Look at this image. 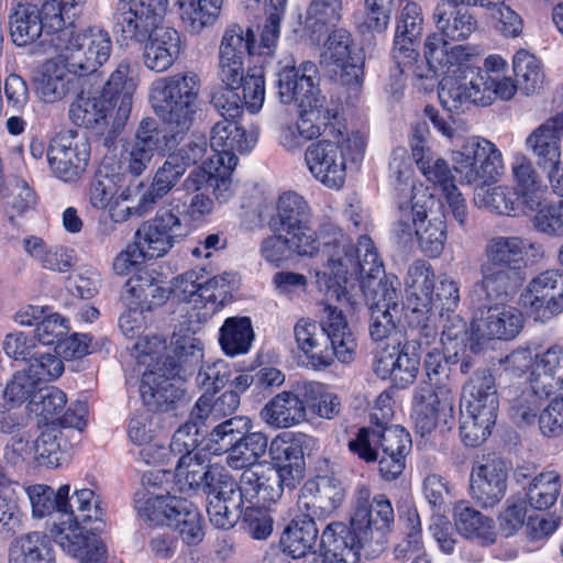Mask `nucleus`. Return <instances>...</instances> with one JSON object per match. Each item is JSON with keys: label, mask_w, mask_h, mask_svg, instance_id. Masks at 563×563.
Listing matches in <instances>:
<instances>
[{"label": "nucleus", "mask_w": 563, "mask_h": 563, "mask_svg": "<svg viewBox=\"0 0 563 563\" xmlns=\"http://www.w3.org/2000/svg\"><path fill=\"white\" fill-rule=\"evenodd\" d=\"M453 169L462 184H481L474 192V203L478 208L504 216L528 212L523 198L516 188L496 186L486 188L501 174V153L488 140L470 137L460 148L452 152Z\"/></svg>", "instance_id": "1"}, {"label": "nucleus", "mask_w": 563, "mask_h": 563, "mask_svg": "<svg viewBox=\"0 0 563 563\" xmlns=\"http://www.w3.org/2000/svg\"><path fill=\"white\" fill-rule=\"evenodd\" d=\"M451 362L437 349L424 358V371L430 384L420 386L413 396L412 418L421 434L431 433L439 424L448 426L453 420L454 395L444 379L452 372Z\"/></svg>", "instance_id": "2"}, {"label": "nucleus", "mask_w": 563, "mask_h": 563, "mask_svg": "<svg viewBox=\"0 0 563 563\" xmlns=\"http://www.w3.org/2000/svg\"><path fill=\"white\" fill-rule=\"evenodd\" d=\"M519 89L508 77L492 75L488 69L479 67H461L455 76H445L439 86L441 104L452 113L464 111L471 103L488 106L498 97L509 100Z\"/></svg>", "instance_id": "3"}, {"label": "nucleus", "mask_w": 563, "mask_h": 563, "mask_svg": "<svg viewBox=\"0 0 563 563\" xmlns=\"http://www.w3.org/2000/svg\"><path fill=\"white\" fill-rule=\"evenodd\" d=\"M200 79L195 73H178L154 82L155 113L170 132L185 134L194 124L199 108Z\"/></svg>", "instance_id": "4"}, {"label": "nucleus", "mask_w": 563, "mask_h": 563, "mask_svg": "<svg viewBox=\"0 0 563 563\" xmlns=\"http://www.w3.org/2000/svg\"><path fill=\"white\" fill-rule=\"evenodd\" d=\"M461 400L462 441L468 446L484 443L497 419L498 397L492 374L476 372L463 387Z\"/></svg>", "instance_id": "5"}, {"label": "nucleus", "mask_w": 563, "mask_h": 563, "mask_svg": "<svg viewBox=\"0 0 563 563\" xmlns=\"http://www.w3.org/2000/svg\"><path fill=\"white\" fill-rule=\"evenodd\" d=\"M349 449L367 463L378 462L380 476L390 482L397 479L406 467L411 438L398 424L383 429L362 428L356 438L349 442Z\"/></svg>", "instance_id": "6"}, {"label": "nucleus", "mask_w": 563, "mask_h": 563, "mask_svg": "<svg viewBox=\"0 0 563 563\" xmlns=\"http://www.w3.org/2000/svg\"><path fill=\"white\" fill-rule=\"evenodd\" d=\"M395 515L390 500L383 494L371 499V492L366 486H360L355 494L350 528L345 527V539L349 544L355 545L357 552L366 558L380 549L384 538L390 531Z\"/></svg>", "instance_id": "7"}, {"label": "nucleus", "mask_w": 563, "mask_h": 563, "mask_svg": "<svg viewBox=\"0 0 563 563\" xmlns=\"http://www.w3.org/2000/svg\"><path fill=\"white\" fill-rule=\"evenodd\" d=\"M365 141L358 133L340 136L336 140H321L311 143L305 152V161L312 176L324 186L341 188L345 183L349 165L362 161Z\"/></svg>", "instance_id": "8"}, {"label": "nucleus", "mask_w": 563, "mask_h": 563, "mask_svg": "<svg viewBox=\"0 0 563 563\" xmlns=\"http://www.w3.org/2000/svg\"><path fill=\"white\" fill-rule=\"evenodd\" d=\"M68 67L79 76H91L111 56L113 49L110 33L97 25L76 32L60 31L51 40Z\"/></svg>", "instance_id": "9"}, {"label": "nucleus", "mask_w": 563, "mask_h": 563, "mask_svg": "<svg viewBox=\"0 0 563 563\" xmlns=\"http://www.w3.org/2000/svg\"><path fill=\"white\" fill-rule=\"evenodd\" d=\"M168 0H119L113 14L117 34L125 43L141 44L165 25Z\"/></svg>", "instance_id": "10"}, {"label": "nucleus", "mask_w": 563, "mask_h": 563, "mask_svg": "<svg viewBox=\"0 0 563 563\" xmlns=\"http://www.w3.org/2000/svg\"><path fill=\"white\" fill-rule=\"evenodd\" d=\"M186 373H179L176 361L166 357L146 371L141 379L140 395L144 406L154 412L176 410L187 402L181 378Z\"/></svg>", "instance_id": "11"}, {"label": "nucleus", "mask_w": 563, "mask_h": 563, "mask_svg": "<svg viewBox=\"0 0 563 563\" xmlns=\"http://www.w3.org/2000/svg\"><path fill=\"white\" fill-rule=\"evenodd\" d=\"M176 477L181 489L187 486L190 490L203 494L207 500H238V482L222 466L185 456L176 468Z\"/></svg>", "instance_id": "12"}, {"label": "nucleus", "mask_w": 563, "mask_h": 563, "mask_svg": "<svg viewBox=\"0 0 563 563\" xmlns=\"http://www.w3.org/2000/svg\"><path fill=\"white\" fill-rule=\"evenodd\" d=\"M395 284H366L365 301L371 311L369 335L375 342L401 340L397 323L401 316L400 289Z\"/></svg>", "instance_id": "13"}, {"label": "nucleus", "mask_w": 563, "mask_h": 563, "mask_svg": "<svg viewBox=\"0 0 563 563\" xmlns=\"http://www.w3.org/2000/svg\"><path fill=\"white\" fill-rule=\"evenodd\" d=\"M319 85V69L310 60L299 66H284L277 73V97L283 104L296 103L298 108H310L312 103L324 102L327 97Z\"/></svg>", "instance_id": "14"}, {"label": "nucleus", "mask_w": 563, "mask_h": 563, "mask_svg": "<svg viewBox=\"0 0 563 563\" xmlns=\"http://www.w3.org/2000/svg\"><path fill=\"white\" fill-rule=\"evenodd\" d=\"M90 144L86 137L58 134L47 148V162L53 175L62 181L77 183L86 172Z\"/></svg>", "instance_id": "15"}, {"label": "nucleus", "mask_w": 563, "mask_h": 563, "mask_svg": "<svg viewBox=\"0 0 563 563\" xmlns=\"http://www.w3.org/2000/svg\"><path fill=\"white\" fill-rule=\"evenodd\" d=\"M471 334L476 341L511 340L523 327L522 313L514 308L498 303L472 306Z\"/></svg>", "instance_id": "16"}, {"label": "nucleus", "mask_w": 563, "mask_h": 563, "mask_svg": "<svg viewBox=\"0 0 563 563\" xmlns=\"http://www.w3.org/2000/svg\"><path fill=\"white\" fill-rule=\"evenodd\" d=\"M256 37L251 27L230 25L219 46V77L223 85L236 86L243 79L246 56L255 53Z\"/></svg>", "instance_id": "17"}, {"label": "nucleus", "mask_w": 563, "mask_h": 563, "mask_svg": "<svg viewBox=\"0 0 563 563\" xmlns=\"http://www.w3.org/2000/svg\"><path fill=\"white\" fill-rule=\"evenodd\" d=\"M320 239L322 241L321 253L327 258L328 269L323 274L333 276L332 285L338 286L333 292L336 295V300L341 301L342 297L346 296L342 283L347 282L351 267H355L353 257L356 253V245L349 235L332 223H325L320 228Z\"/></svg>", "instance_id": "18"}, {"label": "nucleus", "mask_w": 563, "mask_h": 563, "mask_svg": "<svg viewBox=\"0 0 563 563\" xmlns=\"http://www.w3.org/2000/svg\"><path fill=\"white\" fill-rule=\"evenodd\" d=\"M185 235L186 228L178 216L163 208L137 229L135 241L151 260L165 255Z\"/></svg>", "instance_id": "19"}, {"label": "nucleus", "mask_w": 563, "mask_h": 563, "mask_svg": "<svg viewBox=\"0 0 563 563\" xmlns=\"http://www.w3.org/2000/svg\"><path fill=\"white\" fill-rule=\"evenodd\" d=\"M523 300L541 321L563 312V273L559 269L540 273L528 284Z\"/></svg>", "instance_id": "20"}, {"label": "nucleus", "mask_w": 563, "mask_h": 563, "mask_svg": "<svg viewBox=\"0 0 563 563\" xmlns=\"http://www.w3.org/2000/svg\"><path fill=\"white\" fill-rule=\"evenodd\" d=\"M479 272L482 279L474 285L471 292L472 306L507 301L523 283L522 272L519 269L482 264Z\"/></svg>", "instance_id": "21"}, {"label": "nucleus", "mask_w": 563, "mask_h": 563, "mask_svg": "<svg viewBox=\"0 0 563 563\" xmlns=\"http://www.w3.org/2000/svg\"><path fill=\"white\" fill-rule=\"evenodd\" d=\"M258 132L255 129L246 130L230 120L217 122L210 136V146L216 152L218 165H229L235 168L238 164L236 153H247L256 144Z\"/></svg>", "instance_id": "22"}, {"label": "nucleus", "mask_w": 563, "mask_h": 563, "mask_svg": "<svg viewBox=\"0 0 563 563\" xmlns=\"http://www.w3.org/2000/svg\"><path fill=\"white\" fill-rule=\"evenodd\" d=\"M176 135L178 133L174 132H172V135H168L158 128L154 119L147 118L142 120L129 154L126 169L133 176H140L156 153H161L166 147H172L176 143Z\"/></svg>", "instance_id": "23"}, {"label": "nucleus", "mask_w": 563, "mask_h": 563, "mask_svg": "<svg viewBox=\"0 0 563 563\" xmlns=\"http://www.w3.org/2000/svg\"><path fill=\"white\" fill-rule=\"evenodd\" d=\"M507 467L499 457H487L471 474L472 498L482 507H494L505 496Z\"/></svg>", "instance_id": "24"}, {"label": "nucleus", "mask_w": 563, "mask_h": 563, "mask_svg": "<svg viewBox=\"0 0 563 563\" xmlns=\"http://www.w3.org/2000/svg\"><path fill=\"white\" fill-rule=\"evenodd\" d=\"M334 285H328L327 302L320 318V329L329 336L330 344L336 351V358L342 363H351L356 352V340L352 333L342 309L330 303V299L336 295L333 289Z\"/></svg>", "instance_id": "25"}, {"label": "nucleus", "mask_w": 563, "mask_h": 563, "mask_svg": "<svg viewBox=\"0 0 563 563\" xmlns=\"http://www.w3.org/2000/svg\"><path fill=\"white\" fill-rule=\"evenodd\" d=\"M294 336L297 347L307 357L308 366L325 369L333 364L336 351L318 322L309 318L299 319L294 327Z\"/></svg>", "instance_id": "26"}, {"label": "nucleus", "mask_w": 563, "mask_h": 563, "mask_svg": "<svg viewBox=\"0 0 563 563\" xmlns=\"http://www.w3.org/2000/svg\"><path fill=\"white\" fill-rule=\"evenodd\" d=\"M423 31L422 10L416 2H407L401 9L394 40L393 57L398 65H411L418 57L419 45Z\"/></svg>", "instance_id": "27"}, {"label": "nucleus", "mask_w": 563, "mask_h": 563, "mask_svg": "<svg viewBox=\"0 0 563 563\" xmlns=\"http://www.w3.org/2000/svg\"><path fill=\"white\" fill-rule=\"evenodd\" d=\"M429 126L426 121L417 122L412 130L410 146L418 168L429 181L439 184L443 190L455 186L451 169L445 159L435 157L428 146Z\"/></svg>", "instance_id": "28"}, {"label": "nucleus", "mask_w": 563, "mask_h": 563, "mask_svg": "<svg viewBox=\"0 0 563 563\" xmlns=\"http://www.w3.org/2000/svg\"><path fill=\"white\" fill-rule=\"evenodd\" d=\"M82 77L71 71L66 62L49 59L42 65L35 77V90L41 100L54 103L74 92Z\"/></svg>", "instance_id": "29"}, {"label": "nucleus", "mask_w": 563, "mask_h": 563, "mask_svg": "<svg viewBox=\"0 0 563 563\" xmlns=\"http://www.w3.org/2000/svg\"><path fill=\"white\" fill-rule=\"evenodd\" d=\"M344 497V487L338 478L319 476L305 485L303 507L311 518L323 520L334 514Z\"/></svg>", "instance_id": "30"}, {"label": "nucleus", "mask_w": 563, "mask_h": 563, "mask_svg": "<svg viewBox=\"0 0 563 563\" xmlns=\"http://www.w3.org/2000/svg\"><path fill=\"white\" fill-rule=\"evenodd\" d=\"M345 526L341 522L329 523L322 532L320 547L321 554L310 550L302 556L296 559L301 563H358L361 554L357 548L349 544L350 540L345 539Z\"/></svg>", "instance_id": "31"}, {"label": "nucleus", "mask_w": 563, "mask_h": 563, "mask_svg": "<svg viewBox=\"0 0 563 563\" xmlns=\"http://www.w3.org/2000/svg\"><path fill=\"white\" fill-rule=\"evenodd\" d=\"M142 60L153 71L163 73L169 69L180 54L181 41L179 33L164 25L143 43Z\"/></svg>", "instance_id": "32"}, {"label": "nucleus", "mask_w": 563, "mask_h": 563, "mask_svg": "<svg viewBox=\"0 0 563 563\" xmlns=\"http://www.w3.org/2000/svg\"><path fill=\"white\" fill-rule=\"evenodd\" d=\"M311 209L306 199L294 191L279 196L276 213L268 221L274 233H295L297 230H307L311 223Z\"/></svg>", "instance_id": "33"}, {"label": "nucleus", "mask_w": 563, "mask_h": 563, "mask_svg": "<svg viewBox=\"0 0 563 563\" xmlns=\"http://www.w3.org/2000/svg\"><path fill=\"white\" fill-rule=\"evenodd\" d=\"M135 90L136 81L131 76L130 64L121 62L110 75L101 92L102 98L115 112L114 120L118 124H123L129 118Z\"/></svg>", "instance_id": "34"}, {"label": "nucleus", "mask_w": 563, "mask_h": 563, "mask_svg": "<svg viewBox=\"0 0 563 563\" xmlns=\"http://www.w3.org/2000/svg\"><path fill=\"white\" fill-rule=\"evenodd\" d=\"M355 267H351L349 276L360 277L363 295L365 296L366 284H395V289H400V283L396 276H386L383 263L377 254L371 238L362 235L356 243V253L353 257Z\"/></svg>", "instance_id": "35"}, {"label": "nucleus", "mask_w": 563, "mask_h": 563, "mask_svg": "<svg viewBox=\"0 0 563 563\" xmlns=\"http://www.w3.org/2000/svg\"><path fill=\"white\" fill-rule=\"evenodd\" d=\"M38 3L35 0H15L9 14V32L18 46L34 43L43 33Z\"/></svg>", "instance_id": "36"}, {"label": "nucleus", "mask_w": 563, "mask_h": 563, "mask_svg": "<svg viewBox=\"0 0 563 563\" xmlns=\"http://www.w3.org/2000/svg\"><path fill=\"white\" fill-rule=\"evenodd\" d=\"M432 20L438 35L444 42H459L470 38L477 30L478 22L473 13L465 8L449 7L439 3L433 11Z\"/></svg>", "instance_id": "37"}, {"label": "nucleus", "mask_w": 563, "mask_h": 563, "mask_svg": "<svg viewBox=\"0 0 563 563\" xmlns=\"http://www.w3.org/2000/svg\"><path fill=\"white\" fill-rule=\"evenodd\" d=\"M474 51V47L468 45L451 46L435 33L428 35L424 42V57L430 70L438 73L439 70H450L451 67L456 66L451 76H455L461 67H471L464 65L463 62L473 56Z\"/></svg>", "instance_id": "38"}, {"label": "nucleus", "mask_w": 563, "mask_h": 563, "mask_svg": "<svg viewBox=\"0 0 563 563\" xmlns=\"http://www.w3.org/2000/svg\"><path fill=\"white\" fill-rule=\"evenodd\" d=\"M526 254L527 243L521 236L494 235L485 243V262L483 264L521 271Z\"/></svg>", "instance_id": "39"}, {"label": "nucleus", "mask_w": 563, "mask_h": 563, "mask_svg": "<svg viewBox=\"0 0 563 563\" xmlns=\"http://www.w3.org/2000/svg\"><path fill=\"white\" fill-rule=\"evenodd\" d=\"M8 563H56L51 538L40 531L15 538L9 548Z\"/></svg>", "instance_id": "40"}, {"label": "nucleus", "mask_w": 563, "mask_h": 563, "mask_svg": "<svg viewBox=\"0 0 563 563\" xmlns=\"http://www.w3.org/2000/svg\"><path fill=\"white\" fill-rule=\"evenodd\" d=\"M263 420L274 428H290L306 419V407L294 391H282L262 409Z\"/></svg>", "instance_id": "41"}, {"label": "nucleus", "mask_w": 563, "mask_h": 563, "mask_svg": "<svg viewBox=\"0 0 563 563\" xmlns=\"http://www.w3.org/2000/svg\"><path fill=\"white\" fill-rule=\"evenodd\" d=\"M453 519L456 531L467 538L478 540L484 544L495 542L496 531L494 520L465 501H460L453 509Z\"/></svg>", "instance_id": "42"}, {"label": "nucleus", "mask_w": 563, "mask_h": 563, "mask_svg": "<svg viewBox=\"0 0 563 563\" xmlns=\"http://www.w3.org/2000/svg\"><path fill=\"white\" fill-rule=\"evenodd\" d=\"M125 186V175L115 172L110 165H101L87 188L89 205L97 210H104L118 197Z\"/></svg>", "instance_id": "43"}, {"label": "nucleus", "mask_w": 563, "mask_h": 563, "mask_svg": "<svg viewBox=\"0 0 563 563\" xmlns=\"http://www.w3.org/2000/svg\"><path fill=\"white\" fill-rule=\"evenodd\" d=\"M560 132L553 118L533 130L527 137L526 145L537 158L540 167H550L561 164Z\"/></svg>", "instance_id": "44"}, {"label": "nucleus", "mask_w": 563, "mask_h": 563, "mask_svg": "<svg viewBox=\"0 0 563 563\" xmlns=\"http://www.w3.org/2000/svg\"><path fill=\"white\" fill-rule=\"evenodd\" d=\"M316 518L309 514L297 516L280 537L283 551L291 558L302 556L316 545L318 538Z\"/></svg>", "instance_id": "45"}, {"label": "nucleus", "mask_w": 563, "mask_h": 563, "mask_svg": "<svg viewBox=\"0 0 563 563\" xmlns=\"http://www.w3.org/2000/svg\"><path fill=\"white\" fill-rule=\"evenodd\" d=\"M223 0H178L186 30L199 34L217 21Z\"/></svg>", "instance_id": "46"}, {"label": "nucleus", "mask_w": 563, "mask_h": 563, "mask_svg": "<svg viewBox=\"0 0 563 563\" xmlns=\"http://www.w3.org/2000/svg\"><path fill=\"white\" fill-rule=\"evenodd\" d=\"M69 485H62L56 492L46 485H33L26 489L35 517L43 518L52 511L62 514L74 512L73 505L68 500Z\"/></svg>", "instance_id": "47"}, {"label": "nucleus", "mask_w": 563, "mask_h": 563, "mask_svg": "<svg viewBox=\"0 0 563 563\" xmlns=\"http://www.w3.org/2000/svg\"><path fill=\"white\" fill-rule=\"evenodd\" d=\"M113 109L101 96L81 91L71 103L69 115L78 126L95 128L112 114Z\"/></svg>", "instance_id": "48"}, {"label": "nucleus", "mask_w": 563, "mask_h": 563, "mask_svg": "<svg viewBox=\"0 0 563 563\" xmlns=\"http://www.w3.org/2000/svg\"><path fill=\"white\" fill-rule=\"evenodd\" d=\"M511 172L516 183L515 188L523 198L528 210H536L540 206L541 177L532 162L526 155L518 154L514 158Z\"/></svg>", "instance_id": "49"}, {"label": "nucleus", "mask_w": 563, "mask_h": 563, "mask_svg": "<svg viewBox=\"0 0 563 563\" xmlns=\"http://www.w3.org/2000/svg\"><path fill=\"white\" fill-rule=\"evenodd\" d=\"M253 339L254 333L247 317L228 318L220 329L219 342L230 356L246 353Z\"/></svg>", "instance_id": "50"}, {"label": "nucleus", "mask_w": 563, "mask_h": 563, "mask_svg": "<svg viewBox=\"0 0 563 563\" xmlns=\"http://www.w3.org/2000/svg\"><path fill=\"white\" fill-rule=\"evenodd\" d=\"M268 439L262 432L243 433L241 440L227 455V464L233 470H243L255 465L267 451Z\"/></svg>", "instance_id": "51"}, {"label": "nucleus", "mask_w": 563, "mask_h": 563, "mask_svg": "<svg viewBox=\"0 0 563 563\" xmlns=\"http://www.w3.org/2000/svg\"><path fill=\"white\" fill-rule=\"evenodd\" d=\"M429 203L434 205L435 201L431 195L423 196V199L412 198L410 206H400L399 214L394 223L393 232L399 243L408 244L416 236V228L418 222L427 220Z\"/></svg>", "instance_id": "52"}, {"label": "nucleus", "mask_w": 563, "mask_h": 563, "mask_svg": "<svg viewBox=\"0 0 563 563\" xmlns=\"http://www.w3.org/2000/svg\"><path fill=\"white\" fill-rule=\"evenodd\" d=\"M238 483V500L243 505L246 500L251 503L255 498L264 503H274L280 498V489L272 486L269 473L258 474L250 467H245Z\"/></svg>", "instance_id": "53"}, {"label": "nucleus", "mask_w": 563, "mask_h": 563, "mask_svg": "<svg viewBox=\"0 0 563 563\" xmlns=\"http://www.w3.org/2000/svg\"><path fill=\"white\" fill-rule=\"evenodd\" d=\"M529 505L538 510L552 507L561 492L560 475L554 472H542L533 477L526 487Z\"/></svg>", "instance_id": "54"}, {"label": "nucleus", "mask_w": 563, "mask_h": 563, "mask_svg": "<svg viewBox=\"0 0 563 563\" xmlns=\"http://www.w3.org/2000/svg\"><path fill=\"white\" fill-rule=\"evenodd\" d=\"M247 430L249 421L246 419L242 417L230 418L212 429L206 449L212 454L225 453L229 455Z\"/></svg>", "instance_id": "55"}, {"label": "nucleus", "mask_w": 563, "mask_h": 563, "mask_svg": "<svg viewBox=\"0 0 563 563\" xmlns=\"http://www.w3.org/2000/svg\"><path fill=\"white\" fill-rule=\"evenodd\" d=\"M514 73L519 90L525 95L538 92L544 81L541 62L526 49H519L514 56Z\"/></svg>", "instance_id": "56"}, {"label": "nucleus", "mask_w": 563, "mask_h": 563, "mask_svg": "<svg viewBox=\"0 0 563 563\" xmlns=\"http://www.w3.org/2000/svg\"><path fill=\"white\" fill-rule=\"evenodd\" d=\"M203 424L205 420L192 417L191 411L189 420L175 431L169 446L172 452L179 455L176 468L180 465L185 456H189L198 461H206L198 453H194V450L199 445L203 438V431L201 430Z\"/></svg>", "instance_id": "57"}, {"label": "nucleus", "mask_w": 563, "mask_h": 563, "mask_svg": "<svg viewBox=\"0 0 563 563\" xmlns=\"http://www.w3.org/2000/svg\"><path fill=\"white\" fill-rule=\"evenodd\" d=\"M336 117V110L330 107V102H318L314 107L299 108V120L296 123L298 134L303 141L312 140L321 135L332 119Z\"/></svg>", "instance_id": "58"}, {"label": "nucleus", "mask_w": 563, "mask_h": 563, "mask_svg": "<svg viewBox=\"0 0 563 563\" xmlns=\"http://www.w3.org/2000/svg\"><path fill=\"white\" fill-rule=\"evenodd\" d=\"M66 394L55 386L40 387L27 404L29 410L42 417L46 423L55 424L58 415L65 410Z\"/></svg>", "instance_id": "59"}, {"label": "nucleus", "mask_w": 563, "mask_h": 563, "mask_svg": "<svg viewBox=\"0 0 563 563\" xmlns=\"http://www.w3.org/2000/svg\"><path fill=\"white\" fill-rule=\"evenodd\" d=\"M311 439L305 433L276 438L269 446V454L275 464L305 465V450Z\"/></svg>", "instance_id": "60"}, {"label": "nucleus", "mask_w": 563, "mask_h": 563, "mask_svg": "<svg viewBox=\"0 0 563 563\" xmlns=\"http://www.w3.org/2000/svg\"><path fill=\"white\" fill-rule=\"evenodd\" d=\"M416 238L420 251L429 257H438L444 251L446 242V223L444 216L433 217L428 222L422 220L416 228Z\"/></svg>", "instance_id": "61"}, {"label": "nucleus", "mask_w": 563, "mask_h": 563, "mask_svg": "<svg viewBox=\"0 0 563 563\" xmlns=\"http://www.w3.org/2000/svg\"><path fill=\"white\" fill-rule=\"evenodd\" d=\"M343 0H311L305 24L313 33H321L329 25H335L342 16Z\"/></svg>", "instance_id": "62"}, {"label": "nucleus", "mask_w": 563, "mask_h": 563, "mask_svg": "<svg viewBox=\"0 0 563 563\" xmlns=\"http://www.w3.org/2000/svg\"><path fill=\"white\" fill-rule=\"evenodd\" d=\"M420 366V353L417 352V341H400V346L395 356V384L406 387L412 384Z\"/></svg>", "instance_id": "63"}, {"label": "nucleus", "mask_w": 563, "mask_h": 563, "mask_svg": "<svg viewBox=\"0 0 563 563\" xmlns=\"http://www.w3.org/2000/svg\"><path fill=\"white\" fill-rule=\"evenodd\" d=\"M543 399L523 388L510 402L509 418L518 428L534 426L541 412Z\"/></svg>", "instance_id": "64"}]
</instances>
